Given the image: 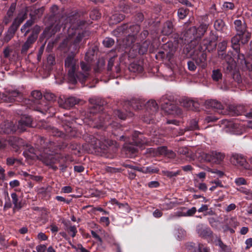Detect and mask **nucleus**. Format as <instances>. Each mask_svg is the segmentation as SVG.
<instances>
[{"label":"nucleus","instance_id":"f257e3e1","mask_svg":"<svg viewBox=\"0 0 252 252\" xmlns=\"http://www.w3.org/2000/svg\"><path fill=\"white\" fill-rule=\"evenodd\" d=\"M64 65L67 72L68 79L70 83L75 84L77 81L83 83L89 77L91 71V64L88 62L80 63V70L77 72L78 60L73 55L68 56L65 60Z\"/></svg>","mask_w":252,"mask_h":252},{"label":"nucleus","instance_id":"f03ea898","mask_svg":"<svg viewBox=\"0 0 252 252\" xmlns=\"http://www.w3.org/2000/svg\"><path fill=\"white\" fill-rule=\"evenodd\" d=\"M86 32H81L77 29H74V26H70L68 30V38L63 42V46L67 45L68 43L72 44L69 50L73 54L77 53L79 48V43L85 36Z\"/></svg>","mask_w":252,"mask_h":252},{"label":"nucleus","instance_id":"7ed1b4c3","mask_svg":"<svg viewBox=\"0 0 252 252\" xmlns=\"http://www.w3.org/2000/svg\"><path fill=\"white\" fill-rule=\"evenodd\" d=\"M127 25H124L120 26L113 31V33L114 35L117 37H120L122 35H125L126 34L128 33V38L130 39V43H127L126 45L129 46L130 44L134 42V34L139 32L140 30V27L137 25H133L130 26L128 29Z\"/></svg>","mask_w":252,"mask_h":252},{"label":"nucleus","instance_id":"20e7f679","mask_svg":"<svg viewBox=\"0 0 252 252\" xmlns=\"http://www.w3.org/2000/svg\"><path fill=\"white\" fill-rule=\"evenodd\" d=\"M159 103L166 113L169 114L179 115L182 114V110L178 107L170 100L167 98L165 96H163L159 100Z\"/></svg>","mask_w":252,"mask_h":252},{"label":"nucleus","instance_id":"39448f33","mask_svg":"<svg viewBox=\"0 0 252 252\" xmlns=\"http://www.w3.org/2000/svg\"><path fill=\"white\" fill-rule=\"evenodd\" d=\"M207 29V25L204 24H201L198 28L192 27L187 31L185 35L192 42V40L200 38L206 32Z\"/></svg>","mask_w":252,"mask_h":252},{"label":"nucleus","instance_id":"423d86ee","mask_svg":"<svg viewBox=\"0 0 252 252\" xmlns=\"http://www.w3.org/2000/svg\"><path fill=\"white\" fill-rule=\"evenodd\" d=\"M8 143L15 152L18 151V149L24 145L23 141L22 139L16 137H10L8 141L0 139V149L5 148Z\"/></svg>","mask_w":252,"mask_h":252},{"label":"nucleus","instance_id":"0eeeda50","mask_svg":"<svg viewBox=\"0 0 252 252\" xmlns=\"http://www.w3.org/2000/svg\"><path fill=\"white\" fill-rule=\"evenodd\" d=\"M32 97L33 104L32 105V108L35 110L42 112L43 110L46 111L48 107L45 105L43 106L41 103L40 99L42 98L41 93L39 91H34L32 93Z\"/></svg>","mask_w":252,"mask_h":252},{"label":"nucleus","instance_id":"6e6552de","mask_svg":"<svg viewBox=\"0 0 252 252\" xmlns=\"http://www.w3.org/2000/svg\"><path fill=\"white\" fill-rule=\"evenodd\" d=\"M58 102L60 107L69 109L79 103V100L75 97L71 96L68 98H65L63 96V98L60 97L58 99Z\"/></svg>","mask_w":252,"mask_h":252},{"label":"nucleus","instance_id":"1a4fd4ad","mask_svg":"<svg viewBox=\"0 0 252 252\" xmlns=\"http://www.w3.org/2000/svg\"><path fill=\"white\" fill-rule=\"evenodd\" d=\"M230 161L233 164L240 166L242 168L250 169V165L246 161L245 158L241 155L233 154L230 158Z\"/></svg>","mask_w":252,"mask_h":252},{"label":"nucleus","instance_id":"9d476101","mask_svg":"<svg viewBox=\"0 0 252 252\" xmlns=\"http://www.w3.org/2000/svg\"><path fill=\"white\" fill-rule=\"evenodd\" d=\"M90 102L91 103L90 113L93 114L102 111L103 106L105 104L104 100L98 98L90 99Z\"/></svg>","mask_w":252,"mask_h":252},{"label":"nucleus","instance_id":"9b49d317","mask_svg":"<svg viewBox=\"0 0 252 252\" xmlns=\"http://www.w3.org/2000/svg\"><path fill=\"white\" fill-rule=\"evenodd\" d=\"M32 126V119L29 116L22 115L17 125V129L20 132H23L26 130L28 127Z\"/></svg>","mask_w":252,"mask_h":252},{"label":"nucleus","instance_id":"f8f14e48","mask_svg":"<svg viewBox=\"0 0 252 252\" xmlns=\"http://www.w3.org/2000/svg\"><path fill=\"white\" fill-rule=\"evenodd\" d=\"M181 105L186 109L197 110L199 107L198 102L188 98H182L180 101Z\"/></svg>","mask_w":252,"mask_h":252},{"label":"nucleus","instance_id":"ddd939ff","mask_svg":"<svg viewBox=\"0 0 252 252\" xmlns=\"http://www.w3.org/2000/svg\"><path fill=\"white\" fill-rule=\"evenodd\" d=\"M196 231L200 237L203 238L211 236L213 234V232L210 228L203 225L202 224H199L197 226Z\"/></svg>","mask_w":252,"mask_h":252},{"label":"nucleus","instance_id":"4468645a","mask_svg":"<svg viewBox=\"0 0 252 252\" xmlns=\"http://www.w3.org/2000/svg\"><path fill=\"white\" fill-rule=\"evenodd\" d=\"M206 54L201 51H200L197 54V57L193 58V60L195 62L196 64L202 68H204L206 66Z\"/></svg>","mask_w":252,"mask_h":252},{"label":"nucleus","instance_id":"2eb2a0df","mask_svg":"<svg viewBox=\"0 0 252 252\" xmlns=\"http://www.w3.org/2000/svg\"><path fill=\"white\" fill-rule=\"evenodd\" d=\"M1 128L5 133H11L16 131L17 129V125L15 126L11 122H6L1 126Z\"/></svg>","mask_w":252,"mask_h":252},{"label":"nucleus","instance_id":"dca6fc26","mask_svg":"<svg viewBox=\"0 0 252 252\" xmlns=\"http://www.w3.org/2000/svg\"><path fill=\"white\" fill-rule=\"evenodd\" d=\"M20 93L17 91L9 92L7 94H2L1 99L7 102H11L15 100V97L18 96Z\"/></svg>","mask_w":252,"mask_h":252},{"label":"nucleus","instance_id":"f3484780","mask_svg":"<svg viewBox=\"0 0 252 252\" xmlns=\"http://www.w3.org/2000/svg\"><path fill=\"white\" fill-rule=\"evenodd\" d=\"M206 104L209 107L215 109L220 113H222L223 106L220 102L216 100H210L206 102Z\"/></svg>","mask_w":252,"mask_h":252},{"label":"nucleus","instance_id":"a211bd4d","mask_svg":"<svg viewBox=\"0 0 252 252\" xmlns=\"http://www.w3.org/2000/svg\"><path fill=\"white\" fill-rule=\"evenodd\" d=\"M199 129L198 122L195 119L190 120L187 126L184 129H181L179 132L180 135H182L186 131L195 130Z\"/></svg>","mask_w":252,"mask_h":252},{"label":"nucleus","instance_id":"6ab92c4d","mask_svg":"<svg viewBox=\"0 0 252 252\" xmlns=\"http://www.w3.org/2000/svg\"><path fill=\"white\" fill-rule=\"evenodd\" d=\"M36 41V37L33 35L28 37L27 41L25 42L21 49L22 53H26L27 51L32 47V45Z\"/></svg>","mask_w":252,"mask_h":252},{"label":"nucleus","instance_id":"aec40b11","mask_svg":"<svg viewBox=\"0 0 252 252\" xmlns=\"http://www.w3.org/2000/svg\"><path fill=\"white\" fill-rule=\"evenodd\" d=\"M234 23L237 33H243L247 30V25L244 21L236 20Z\"/></svg>","mask_w":252,"mask_h":252},{"label":"nucleus","instance_id":"412c9836","mask_svg":"<svg viewBox=\"0 0 252 252\" xmlns=\"http://www.w3.org/2000/svg\"><path fill=\"white\" fill-rule=\"evenodd\" d=\"M241 43V36L237 33L231 39L232 47L237 53L240 52L239 46Z\"/></svg>","mask_w":252,"mask_h":252},{"label":"nucleus","instance_id":"4be33fe9","mask_svg":"<svg viewBox=\"0 0 252 252\" xmlns=\"http://www.w3.org/2000/svg\"><path fill=\"white\" fill-rule=\"evenodd\" d=\"M173 26L172 23L170 21L166 22L162 27L161 32L165 35H168L172 33Z\"/></svg>","mask_w":252,"mask_h":252},{"label":"nucleus","instance_id":"5701e85b","mask_svg":"<svg viewBox=\"0 0 252 252\" xmlns=\"http://www.w3.org/2000/svg\"><path fill=\"white\" fill-rule=\"evenodd\" d=\"M139 133L137 132H135L133 134V143L134 145L138 147H141L142 145L146 144L147 141L145 140V138H143V137L140 135V137H138Z\"/></svg>","mask_w":252,"mask_h":252},{"label":"nucleus","instance_id":"b1692460","mask_svg":"<svg viewBox=\"0 0 252 252\" xmlns=\"http://www.w3.org/2000/svg\"><path fill=\"white\" fill-rule=\"evenodd\" d=\"M134 170L139 171L142 173L147 174H152L158 173L159 171V169L156 168H153L152 166H148L146 167L139 168L138 167H135L134 168Z\"/></svg>","mask_w":252,"mask_h":252},{"label":"nucleus","instance_id":"393cba45","mask_svg":"<svg viewBox=\"0 0 252 252\" xmlns=\"http://www.w3.org/2000/svg\"><path fill=\"white\" fill-rule=\"evenodd\" d=\"M105 238L108 243L116 246L117 252H122L120 245L116 242L115 239L113 236L108 234L105 235Z\"/></svg>","mask_w":252,"mask_h":252},{"label":"nucleus","instance_id":"a878e982","mask_svg":"<svg viewBox=\"0 0 252 252\" xmlns=\"http://www.w3.org/2000/svg\"><path fill=\"white\" fill-rule=\"evenodd\" d=\"M39 155L43 159V162L47 165L54 163L53 156L52 155H46L45 153H42Z\"/></svg>","mask_w":252,"mask_h":252},{"label":"nucleus","instance_id":"bb28decb","mask_svg":"<svg viewBox=\"0 0 252 252\" xmlns=\"http://www.w3.org/2000/svg\"><path fill=\"white\" fill-rule=\"evenodd\" d=\"M129 70L131 72L140 73L143 70V67L137 63H132L129 66Z\"/></svg>","mask_w":252,"mask_h":252},{"label":"nucleus","instance_id":"cd10ccee","mask_svg":"<svg viewBox=\"0 0 252 252\" xmlns=\"http://www.w3.org/2000/svg\"><path fill=\"white\" fill-rule=\"evenodd\" d=\"M239 34L241 36V44L243 45L247 43L251 37V33L247 30Z\"/></svg>","mask_w":252,"mask_h":252},{"label":"nucleus","instance_id":"c85d7f7f","mask_svg":"<svg viewBox=\"0 0 252 252\" xmlns=\"http://www.w3.org/2000/svg\"><path fill=\"white\" fill-rule=\"evenodd\" d=\"M214 27L217 31L223 32L225 28V25L221 19H217L214 22Z\"/></svg>","mask_w":252,"mask_h":252},{"label":"nucleus","instance_id":"c756f323","mask_svg":"<svg viewBox=\"0 0 252 252\" xmlns=\"http://www.w3.org/2000/svg\"><path fill=\"white\" fill-rule=\"evenodd\" d=\"M213 163H220L224 158L223 154L220 152L213 151Z\"/></svg>","mask_w":252,"mask_h":252},{"label":"nucleus","instance_id":"7c9ffc66","mask_svg":"<svg viewBox=\"0 0 252 252\" xmlns=\"http://www.w3.org/2000/svg\"><path fill=\"white\" fill-rule=\"evenodd\" d=\"M94 119V124L93 126L94 127L99 128L103 126V124L104 123V120L103 119V115L96 116Z\"/></svg>","mask_w":252,"mask_h":252},{"label":"nucleus","instance_id":"2f4dec72","mask_svg":"<svg viewBox=\"0 0 252 252\" xmlns=\"http://www.w3.org/2000/svg\"><path fill=\"white\" fill-rule=\"evenodd\" d=\"M12 203L14 204V208L20 209L22 207L21 203L19 201L18 197L17 194L13 192L11 194Z\"/></svg>","mask_w":252,"mask_h":252},{"label":"nucleus","instance_id":"473e14b6","mask_svg":"<svg viewBox=\"0 0 252 252\" xmlns=\"http://www.w3.org/2000/svg\"><path fill=\"white\" fill-rule=\"evenodd\" d=\"M130 104L133 109L138 110L141 109L144 104L139 99H133L130 101Z\"/></svg>","mask_w":252,"mask_h":252},{"label":"nucleus","instance_id":"72a5a7b5","mask_svg":"<svg viewBox=\"0 0 252 252\" xmlns=\"http://www.w3.org/2000/svg\"><path fill=\"white\" fill-rule=\"evenodd\" d=\"M241 192L245 195V199L248 200H252V190L246 188H241L238 189Z\"/></svg>","mask_w":252,"mask_h":252},{"label":"nucleus","instance_id":"f704fd0d","mask_svg":"<svg viewBox=\"0 0 252 252\" xmlns=\"http://www.w3.org/2000/svg\"><path fill=\"white\" fill-rule=\"evenodd\" d=\"M24 20V18L23 17L16 18L13 22L12 26L10 27L11 29L16 31L20 25L23 22Z\"/></svg>","mask_w":252,"mask_h":252},{"label":"nucleus","instance_id":"c9c22d12","mask_svg":"<svg viewBox=\"0 0 252 252\" xmlns=\"http://www.w3.org/2000/svg\"><path fill=\"white\" fill-rule=\"evenodd\" d=\"M147 107L153 112H156L158 109V103L155 100H150L147 103Z\"/></svg>","mask_w":252,"mask_h":252},{"label":"nucleus","instance_id":"e433bc0d","mask_svg":"<svg viewBox=\"0 0 252 252\" xmlns=\"http://www.w3.org/2000/svg\"><path fill=\"white\" fill-rule=\"evenodd\" d=\"M216 245L219 246L220 248L224 251L229 252L230 248L229 247L224 244L220 238H218L216 241Z\"/></svg>","mask_w":252,"mask_h":252},{"label":"nucleus","instance_id":"4c0bfd02","mask_svg":"<svg viewBox=\"0 0 252 252\" xmlns=\"http://www.w3.org/2000/svg\"><path fill=\"white\" fill-rule=\"evenodd\" d=\"M212 78L214 81H218L222 77V74L219 69L214 70L213 71Z\"/></svg>","mask_w":252,"mask_h":252},{"label":"nucleus","instance_id":"58836bf2","mask_svg":"<svg viewBox=\"0 0 252 252\" xmlns=\"http://www.w3.org/2000/svg\"><path fill=\"white\" fill-rule=\"evenodd\" d=\"M202 245L198 244L196 246V249L192 251L191 250L190 252H210L209 248L207 247L202 248Z\"/></svg>","mask_w":252,"mask_h":252},{"label":"nucleus","instance_id":"ea45409f","mask_svg":"<svg viewBox=\"0 0 252 252\" xmlns=\"http://www.w3.org/2000/svg\"><path fill=\"white\" fill-rule=\"evenodd\" d=\"M162 173L163 175L166 176L169 178H172L173 177H176L180 173V171H177L176 172L170 171L168 170H163L162 171Z\"/></svg>","mask_w":252,"mask_h":252},{"label":"nucleus","instance_id":"a19ab883","mask_svg":"<svg viewBox=\"0 0 252 252\" xmlns=\"http://www.w3.org/2000/svg\"><path fill=\"white\" fill-rule=\"evenodd\" d=\"M66 134L72 136L76 135V132L74 129L71 127V126H66L64 127Z\"/></svg>","mask_w":252,"mask_h":252},{"label":"nucleus","instance_id":"79ce46f5","mask_svg":"<svg viewBox=\"0 0 252 252\" xmlns=\"http://www.w3.org/2000/svg\"><path fill=\"white\" fill-rule=\"evenodd\" d=\"M103 44L105 47L110 48L114 45V40L111 38L106 37L103 40Z\"/></svg>","mask_w":252,"mask_h":252},{"label":"nucleus","instance_id":"37998d69","mask_svg":"<svg viewBox=\"0 0 252 252\" xmlns=\"http://www.w3.org/2000/svg\"><path fill=\"white\" fill-rule=\"evenodd\" d=\"M15 32L16 31H14L13 30L11 29V28H10L4 36V41L6 42H8L12 38Z\"/></svg>","mask_w":252,"mask_h":252},{"label":"nucleus","instance_id":"c03bdc74","mask_svg":"<svg viewBox=\"0 0 252 252\" xmlns=\"http://www.w3.org/2000/svg\"><path fill=\"white\" fill-rule=\"evenodd\" d=\"M224 51L218 50V57L221 59H224L227 62L231 60V58L224 52Z\"/></svg>","mask_w":252,"mask_h":252},{"label":"nucleus","instance_id":"a18cd8bd","mask_svg":"<svg viewBox=\"0 0 252 252\" xmlns=\"http://www.w3.org/2000/svg\"><path fill=\"white\" fill-rule=\"evenodd\" d=\"M177 153L179 155L186 156L187 157H189V151L188 148L186 147H182L178 148Z\"/></svg>","mask_w":252,"mask_h":252},{"label":"nucleus","instance_id":"49530a36","mask_svg":"<svg viewBox=\"0 0 252 252\" xmlns=\"http://www.w3.org/2000/svg\"><path fill=\"white\" fill-rule=\"evenodd\" d=\"M222 125L226 127H230L232 129H234L236 127V125L231 121H228L227 120H223L222 121Z\"/></svg>","mask_w":252,"mask_h":252},{"label":"nucleus","instance_id":"de8ad7c7","mask_svg":"<svg viewBox=\"0 0 252 252\" xmlns=\"http://www.w3.org/2000/svg\"><path fill=\"white\" fill-rule=\"evenodd\" d=\"M67 231L72 237H74L77 232L76 227L75 225L69 226L67 228Z\"/></svg>","mask_w":252,"mask_h":252},{"label":"nucleus","instance_id":"09e8293b","mask_svg":"<svg viewBox=\"0 0 252 252\" xmlns=\"http://www.w3.org/2000/svg\"><path fill=\"white\" fill-rule=\"evenodd\" d=\"M188 14V11L186 9L180 8L178 11V15L180 19H183L185 18Z\"/></svg>","mask_w":252,"mask_h":252},{"label":"nucleus","instance_id":"8fccbe9b","mask_svg":"<svg viewBox=\"0 0 252 252\" xmlns=\"http://www.w3.org/2000/svg\"><path fill=\"white\" fill-rule=\"evenodd\" d=\"M226 222L230 226V227H232L234 228L236 227L239 223L235 218H231L230 219H227Z\"/></svg>","mask_w":252,"mask_h":252},{"label":"nucleus","instance_id":"3c124183","mask_svg":"<svg viewBox=\"0 0 252 252\" xmlns=\"http://www.w3.org/2000/svg\"><path fill=\"white\" fill-rule=\"evenodd\" d=\"M148 42L145 41L143 44L140 46L139 49V53L141 54H144L147 51L148 47Z\"/></svg>","mask_w":252,"mask_h":252},{"label":"nucleus","instance_id":"603ef678","mask_svg":"<svg viewBox=\"0 0 252 252\" xmlns=\"http://www.w3.org/2000/svg\"><path fill=\"white\" fill-rule=\"evenodd\" d=\"M16 4L15 3H12L10 5V7L7 12V15L9 18H11L13 16L16 9Z\"/></svg>","mask_w":252,"mask_h":252},{"label":"nucleus","instance_id":"864d4df0","mask_svg":"<svg viewBox=\"0 0 252 252\" xmlns=\"http://www.w3.org/2000/svg\"><path fill=\"white\" fill-rule=\"evenodd\" d=\"M49 131L53 135L55 136H60L61 135H63V133L62 131L59 130L58 129L55 127L50 128Z\"/></svg>","mask_w":252,"mask_h":252},{"label":"nucleus","instance_id":"5fc2aeb1","mask_svg":"<svg viewBox=\"0 0 252 252\" xmlns=\"http://www.w3.org/2000/svg\"><path fill=\"white\" fill-rule=\"evenodd\" d=\"M100 13L97 10H94L90 13V17L93 20H97L100 17Z\"/></svg>","mask_w":252,"mask_h":252},{"label":"nucleus","instance_id":"6e6d98bb","mask_svg":"<svg viewBox=\"0 0 252 252\" xmlns=\"http://www.w3.org/2000/svg\"><path fill=\"white\" fill-rule=\"evenodd\" d=\"M213 151L209 153L205 154L204 156V159L205 161L210 162L213 163Z\"/></svg>","mask_w":252,"mask_h":252},{"label":"nucleus","instance_id":"4d7b16f0","mask_svg":"<svg viewBox=\"0 0 252 252\" xmlns=\"http://www.w3.org/2000/svg\"><path fill=\"white\" fill-rule=\"evenodd\" d=\"M44 98L48 101H53L55 99V95L52 93L47 92L44 94Z\"/></svg>","mask_w":252,"mask_h":252},{"label":"nucleus","instance_id":"13d9d810","mask_svg":"<svg viewBox=\"0 0 252 252\" xmlns=\"http://www.w3.org/2000/svg\"><path fill=\"white\" fill-rule=\"evenodd\" d=\"M32 33L31 35H33L36 37V39L37 37V34L40 31V27L38 26H35L32 29Z\"/></svg>","mask_w":252,"mask_h":252},{"label":"nucleus","instance_id":"bf43d9fd","mask_svg":"<svg viewBox=\"0 0 252 252\" xmlns=\"http://www.w3.org/2000/svg\"><path fill=\"white\" fill-rule=\"evenodd\" d=\"M235 183L237 186L245 185L247 184V181L244 178L240 177L235 179Z\"/></svg>","mask_w":252,"mask_h":252},{"label":"nucleus","instance_id":"052dcab7","mask_svg":"<svg viewBox=\"0 0 252 252\" xmlns=\"http://www.w3.org/2000/svg\"><path fill=\"white\" fill-rule=\"evenodd\" d=\"M33 21L32 19L28 20L26 23L22 27L21 31H23V30H25L26 29L30 28L33 25Z\"/></svg>","mask_w":252,"mask_h":252},{"label":"nucleus","instance_id":"680f3d73","mask_svg":"<svg viewBox=\"0 0 252 252\" xmlns=\"http://www.w3.org/2000/svg\"><path fill=\"white\" fill-rule=\"evenodd\" d=\"M44 11L43 7H40L38 9H35L33 11V13L34 15L37 16L38 17H40L43 14Z\"/></svg>","mask_w":252,"mask_h":252},{"label":"nucleus","instance_id":"e2e57ef3","mask_svg":"<svg viewBox=\"0 0 252 252\" xmlns=\"http://www.w3.org/2000/svg\"><path fill=\"white\" fill-rule=\"evenodd\" d=\"M167 150L165 147H160L157 149V152L159 155L165 156Z\"/></svg>","mask_w":252,"mask_h":252},{"label":"nucleus","instance_id":"0e129e2a","mask_svg":"<svg viewBox=\"0 0 252 252\" xmlns=\"http://www.w3.org/2000/svg\"><path fill=\"white\" fill-rule=\"evenodd\" d=\"M223 7L225 9H230L232 10L234 8V4L230 2H225L223 4Z\"/></svg>","mask_w":252,"mask_h":252},{"label":"nucleus","instance_id":"69168bd1","mask_svg":"<svg viewBox=\"0 0 252 252\" xmlns=\"http://www.w3.org/2000/svg\"><path fill=\"white\" fill-rule=\"evenodd\" d=\"M70 244L72 248L75 250H77V249H78L80 250L81 252H89V251L84 248L81 244H78L77 248L76 246L71 244V243Z\"/></svg>","mask_w":252,"mask_h":252},{"label":"nucleus","instance_id":"338daca9","mask_svg":"<svg viewBox=\"0 0 252 252\" xmlns=\"http://www.w3.org/2000/svg\"><path fill=\"white\" fill-rule=\"evenodd\" d=\"M118 207L120 209H123L126 212H129V208L127 203H119Z\"/></svg>","mask_w":252,"mask_h":252},{"label":"nucleus","instance_id":"774afa93","mask_svg":"<svg viewBox=\"0 0 252 252\" xmlns=\"http://www.w3.org/2000/svg\"><path fill=\"white\" fill-rule=\"evenodd\" d=\"M227 42L226 41H223L218 46L219 51H224L227 47Z\"/></svg>","mask_w":252,"mask_h":252}]
</instances>
